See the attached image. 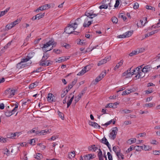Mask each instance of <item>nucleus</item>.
Wrapping results in <instances>:
<instances>
[{
    "instance_id": "1",
    "label": "nucleus",
    "mask_w": 160,
    "mask_h": 160,
    "mask_svg": "<svg viewBox=\"0 0 160 160\" xmlns=\"http://www.w3.org/2000/svg\"><path fill=\"white\" fill-rule=\"evenodd\" d=\"M56 44V42L54 41V40L53 39H52L45 44L43 45L42 47V49L45 53H44L41 60H46L48 59V55L45 52L51 50L53 46H55Z\"/></svg>"
},
{
    "instance_id": "2",
    "label": "nucleus",
    "mask_w": 160,
    "mask_h": 160,
    "mask_svg": "<svg viewBox=\"0 0 160 160\" xmlns=\"http://www.w3.org/2000/svg\"><path fill=\"white\" fill-rule=\"evenodd\" d=\"M78 25V24L77 22L72 23L71 22L70 24L65 28L64 32L67 33H73V31L77 28Z\"/></svg>"
},
{
    "instance_id": "3",
    "label": "nucleus",
    "mask_w": 160,
    "mask_h": 160,
    "mask_svg": "<svg viewBox=\"0 0 160 160\" xmlns=\"http://www.w3.org/2000/svg\"><path fill=\"white\" fill-rule=\"evenodd\" d=\"M118 131V128L116 127L112 128V132L110 133L109 135V138L112 140H114L116 137Z\"/></svg>"
},
{
    "instance_id": "4",
    "label": "nucleus",
    "mask_w": 160,
    "mask_h": 160,
    "mask_svg": "<svg viewBox=\"0 0 160 160\" xmlns=\"http://www.w3.org/2000/svg\"><path fill=\"white\" fill-rule=\"evenodd\" d=\"M52 62L48 60H41L40 65L42 66H48L51 65L52 64Z\"/></svg>"
},
{
    "instance_id": "5",
    "label": "nucleus",
    "mask_w": 160,
    "mask_h": 160,
    "mask_svg": "<svg viewBox=\"0 0 160 160\" xmlns=\"http://www.w3.org/2000/svg\"><path fill=\"white\" fill-rule=\"evenodd\" d=\"M88 12V11L85 13V15L90 18H92L97 16L98 15V14H94V12L92 10H91L89 12Z\"/></svg>"
},
{
    "instance_id": "6",
    "label": "nucleus",
    "mask_w": 160,
    "mask_h": 160,
    "mask_svg": "<svg viewBox=\"0 0 160 160\" xmlns=\"http://www.w3.org/2000/svg\"><path fill=\"white\" fill-rule=\"evenodd\" d=\"M111 59V57L110 56L108 57H106L104 59H103L100 61L98 64V66H100L103 64L106 63L107 61L110 60Z\"/></svg>"
},
{
    "instance_id": "7",
    "label": "nucleus",
    "mask_w": 160,
    "mask_h": 160,
    "mask_svg": "<svg viewBox=\"0 0 160 160\" xmlns=\"http://www.w3.org/2000/svg\"><path fill=\"white\" fill-rule=\"evenodd\" d=\"M89 67L90 66H85L83 69L80 72L78 73L77 75H82L84 74L87 72L89 70Z\"/></svg>"
},
{
    "instance_id": "8",
    "label": "nucleus",
    "mask_w": 160,
    "mask_h": 160,
    "mask_svg": "<svg viewBox=\"0 0 160 160\" xmlns=\"http://www.w3.org/2000/svg\"><path fill=\"white\" fill-rule=\"evenodd\" d=\"M15 91V89L12 88H9L6 90L5 93L7 94H10V96L12 97L14 95Z\"/></svg>"
},
{
    "instance_id": "9",
    "label": "nucleus",
    "mask_w": 160,
    "mask_h": 160,
    "mask_svg": "<svg viewBox=\"0 0 160 160\" xmlns=\"http://www.w3.org/2000/svg\"><path fill=\"white\" fill-rule=\"evenodd\" d=\"M143 20H144V21H145V22L143 24V21L142 20H140L139 21V22L138 23H137V25L138 27H141L142 26H144L145 23L147 22V18L146 17L143 18Z\"/></svg>"
},
{
    "instance_id": "10",
    "label": "nucleus",
    "mask_w": 160,
    "mask_h": 160,
    "mask_svg": "<svg viewBox=\"0 0 160 160\" xmlns=\"http://www.w3.org/2000/svg\"><path fill=\"white\" fill-rule=\"evenodd\" d=\"M145 73L142 69L141 70L138 71V74L135 77L136 79L143 78L145 76Z\"/></svg>"
},
{
    "instance_id": "11",
    "label": "nucleus",
    "mask_w": 160,
    "mask_h": 160,
    "mask_svg": "<svg viewBox=\"0 0 160 160\" xmlns=\"http://www.w3.org/2000/svg\"><path fill=\"white\" fill-rule=\"evenodd\" d=\"M153 69L150 65H147L145 66L142 69L144 73H147L151 71Z\"/></svg>"
},
{
    "instance_id": "12",
    "label": "nucleus",
    "mask_w": 160,
    "mask_h": 160,
    "mask_svg": "<svg viewBox=\"0 0 160 160\" xmlns=\"http://www.w3.org/2000/svg\"><path fill=\"white\" fill-rule=\"evenodd\" d=\"M89 123L90 125L96 128H100L101 127L97 123L94 122H92V121H90Z\"/></svg>"
},
{
    "instance_id": "13",
    "label": "nucleus",
    "mask_w": 160,
    "mask_h": 160,
    "mask_svg": "<svg viewBox=\"0 0 160 160\" xmlns=\"http://www.w3.org/2000/svg\"><path fill=\"white\" fill-rule=\"evenodd\" d=\"M69 58V57L67 58V59H65V57H59L58 60L56 59L55 60V62H56L60 63L67 60Z\"/></svg>"
},
{
    "instance_id": "14",
    "label": "nucleus",
    "mask_w": 160,
    "mask_h": 160,
    "mask_svg": "<svg viewBox=\"0 0 160 160\" xmlns=\"http://www.w3.org/2000/svg\"><path fill=\"white\" fill-rule=\"evenodd\" d=\"M132 68H130L128 69L126 71L123 73V76L127 75V77L132 76V72H131V70Z\"/></svg>"
},
{
    "instance_id": "15",
    "label": "nucleus",
    "mask_w": 160,
    "mask_h": 160,
    "mask_svg": "<svg viewBox=\"0 0 160 160\" xmlns=\"http://www.w3.org/2000/svg\"><path fill=\"white\" fill-rule=\"evenodd\" d=\"M54 95L51 93H49L48 95L47 100L49 102H51L53 101Z\"/></svg>"
},
{
    "instance_id": "16",
    "label": "nucleus",
    "mask_w": 160,
    "mask_h": 160,
    "mask_svg": "<svg viewBox=\"0 0 160 160\" xmlns=\"http://www.w3.org/2000/svg\"><path fill=\"white\" fill-rule=\"evenodd\" d=\"M94 155H92L91 154H88L86 155L83 156L84 159L85 160H89L90 159H92L94 157H93Z\"/></svg>"
},
{
    "instance_id": "17",
    "label": "nucleus",
    "mask_w": 160,
    "mask_h": 160,
    "mask_svg": "<svg viewBox=\"0 0 160 160\" xmlns=\"http://www.w3.org/2000/svg\"><path fill=\"white\" fill-rule=\"evenodd\" d=\"M49 131H51V129L46 130H41L40 132L39 135H46L48 133H49L50 132Z\"/></svg>"
},
{
    "instance_id": "18",
    "label": "nucleus",
    "mask_w": 160,
    "mask_h": 160,
    "mask_svg": "<svg viewBox=\"0 0 160 160\" xmlns=\"http://www.w3.org/2000/svg\"><path fill=\"white\" fill-rule=\"evenodd\" d=\"M123 62V60H121L117 64L114 68V69L116 70L118 68L121 66L122 65Z\"/></svg>"
},
{
    "instance_id": "19",
    "label": "nucleus",
    "mask_w": 160,
    "mask_h": 160,
    "mask_svg": "<svg viewBox=\"0 0 160 160\" xmlns=\"http://www.w3.org/2000/svg\"><path fill=\"white\" fill-rule=\"evenodd\" d=\"M140 52V50L139 51H138L137 50H134L131 52L129 54V55L131 57H132L133 55L138 54Z\"/></svg>"
},
{
    "instance_id": "20",
    "label": "nucleus",
    "mask_w": 160,
    "mask_h": 160,
    "mask_svg": "<svg viewBox=\"0 0 160 160\" xmlns=\"http://www.w3.org/2000/svg\"><path fill=\"white\" fill-rule=\"evenodd\" d=\"M75 156V152L74 151L71 152H69L68 154V158L71 159L72 158H73Z\"/></svg>"
},
{
    "instance_id": "21",
    "label": "nucleus",
    "mask_w": 160,
    "mask_h": 160,
    "mask_svg": "<svg viewBox=\"0 0 160 160\" xmlns=\"http://www.w3.org/2000/svg\"><path fill=\"white\" fill-rule=\"evenodd\" d=\"M34 157L38 160H40L42 158L43 156L41 153H37Z\"/></svg>"
},
{
    "instance_id": "22",
    "label": "nucleus",
    "mask_w": 160,
    "mask_h": 160,
    "mask_svg": "<svg viewBox=\"0 0 160 160\" xmlns=\"http://www.w3.org/2000/svg\"><path fill=\"white\" fill-rule=\"evenodd\" d=\"M38 83L37 82H35L31 84L29 86V88L30 89H32L38 85Z\"/></svg>"
},
{
    "instance_id": "23",
    "label": "nucleus",
    "mask_w": 160,
    "mask_h": 160,
    "mask_svg": "<svg viewBox=\"0 0 160 160\" xmlns=\"http://www.w3.org/2000/svg\"><path fill=\"white\" fill-rule=\"evenodd\" d=\"M18 103H16L15 104V107L10 112L11 113L13 114L16 111L18 107Z\"/></svg>"
},
{
    "instance_id": "24",
    "label": "nucleus",
    "mask_w": 160,
    "mask_h": 160,
    "mask_svg": "<svg viewBox=\"0 0 160 160\" xmlns=\"http://www.w3.org/2000/svg\"><path fill=\"white\" fill-rule=\"evenodd\" d=\"M116 155L120 160H122L124 159V155L120 152L117 153Z\"/></svg>"
},
{
    "instance_id": "25",
    "label": "nucleus",
    "mask_w": 160,
    "mask_h": 160,
    "mask_svg": "<svg viewBox=\"0 0 160 160\" xmlns=\"http://www.w3.org/2000/svg\"><path fill=\"white\" fill-rule=\"evenodd\" d=\"M101 142L106 145L107 144L108 145V143H109L107 139L105 137H104L101 140Z\"/></svg>"
},
{
    "instance_id": "26",
    "label": "nucleus",
    "mask_w": 160,
    "mask_h": 160,
    "mask_svg": "<svg viewBox=\"0 0 160 160\" xmlns=\"http://www.w3.org/2000/svg\"><path fill=\"white\" fill-rule=\"evenodd\" d=\"M23 66V63L20 61L17 64L16 67L18 69H20L24 68Z\"/></svg>"
},
{
    "instance_id": "27",
    "label": "nucleus",
    "mask_w": 160,
    "mask_h": 160,
    "mask_svg": "<svg viewBox=\"0 0 160 160\" xmlns=\"http://www.w3.org/2000/svg\"><path fill=\"white\" fill-rule=\"evenodd\" d=\"M8 140V138H4L0 136V142L2 143H5Z\"/></svg>"
},
{
    "instance_id": "28",
    "label": "nucleus",
    "mask_w": 160,
    "mask_h": 160,
    "mask_svg": "<svg viewBox=\"0 0 160 160\" xmlns=\"http://www.w3.org/2000/svg\"><path fill=\"white\" fill-rule=\"evenodd\" d=\"M118 17L119 18L122 19L124 21H125L127 18L125 16L124 14L123 13L119 14L118 15Z\"/></svg>"
},
{
    "instance_id": "29",
    "label": "nucleus",
    "mask_w": 160,
    "mask_h": 160,
    "mask_svg": "<svg viewBox=\"0 0 160 160\" xmlns=\"http://www.w3.org/2000/svg\"><path fill=\"white\" fill-rule=\"evenodd\" d=\"M99 152L98 154V158L99 159H103V155L102 152L100 149H99Z\"/></svg>"
},
{
    "instance_id": "30",
    "label": "nucleus",
    "mask_w": 160,
    "mask_h": 160,
    "mask_svg": "<svg viewBox=\"0 0 160 160\" xmlns=\"http://www.w3.org/2000/svg\"><path fill=\"white\" fill-rule=\"evenodd\" d=\"M136 139L135 138H131L128 141V143L130 144H131L132 143H135L136 142Z\"/></svg>"
},
{
    "instance_id": "31",
    "label": "nucleus",
    "mask_w": 160,
    "mask_h": 160,
    "mask_svg": "<svg viewBox=\"0 0 160 160\" xmlns=\"http://www.w3.org/2000/svg\"><path fill=\"white\" fill-rule=\"evenodd\" d=\"M133 31H128L125 33V37L126 38H128L131 36L132 34Z\"/></svg>"
},
{
    "instance_id": "32",
    "label": "nucleus",
    "mask_w": 160,
    "mask_h": 160,
    "mask_svg": "<svg viewBox=\"0 0 160 160\" xmlns=\"http://www.w3.org/2000/svg\"><path fill=\"white\" fill-rule=\"evenodd\" d=\"M44 13H39L38 14H37L36 16L37 17V18L38 19H39L40 18H42L44 16Z\"/></svg>"
},
{
    "instance_id": "33",
    "label": "nucleus",
    "mask_w": 160,
    "mask_h": 160,
    "mask_svg": "<svg viewBox=\"0 0 160 160\" xmlns=\"http://www.w3.org/2000/svg\"><path fill=\"white\" fill-rule=\"evenodd\" d=\"M20 21V19H17V20H15V21L12 22L11 23L12 25V26L14 27L16 25L18 24V23Z\"/></svg>"
},
{
    "instance_id": "34",
    "label": "nucleus",
    "mask_w": 160,
    "mask_h": 160,
    "mask_svg": "<svg viewBox=\"0 0 160 160\" xmlns=\"http://www.w3.org/2000/svg\"><path fill=\"white\" fill-rule=\"evenodd\" d=\"M31 58L27 57L25 58H22L21 59V62L23 63V62H25L28 61Z\"/></svg>"
},
{
    "instance_id": "35",
    "label": "nucleus",
    "mask_w": 160,
    "mask_h": 160,
    "mask_svg": "<svg viewBox=\"0 0 160 160\" xmlns=\"http://www.w3.org/2000/svg\"><path fill=\"white\" fill-rule=\"evenodd\" d=\"M105 108H116V107L114 106V104L112 103H109L107 104V105L105 106Z\"/></svg>"
},
{
    "instance_id": "36",
    "label": "nucleus",
    "mask_w": 160,
    "mask_h": 160,
    "mask_svg": "<svg viewBox=\"0 0 160 160\" xmlns=\"http://www.w3.org/2000/svg\"><path fill=\"white\" fill-rule=\"evenodd\" d=\"M57 113L59 117L60 118L62 119L63 120L64 118L63 114L60 112L59 111H58Z\"/></svg>"
},
{
    "instance_id": "37",
    "label": "nucleus",
    "mask_w": 160,
    "mask_h": 160,
    "mask_svg": "<svg viewBox=\"0 0 160 160\" xmlns=\"http://www.w3.org/2000/svg\"><path fill=\"white\" fill-rule=\"evenodd\" d=\"M155 104L153 103H146L144 105V107H152L153 106H154Z\"/></svg>"
},
{
    "instance_id": "38",
    "label": "nucleus",
    "mask_w": 160,
    "mask_h": 160,
    "mask_svg": "<svg viewBox=\"0 0 160 160\" xmlns=\"http://www.w3.org/2000/svg\"><path fill=\"white\" fill-rule=\"evenodd\" d=\"M146 8L147 9L151 10L152 11H155V8L151 6H150L148 5H147L146 6Z\"/></svg>"
},
{
    "instance_id": "39",
    "label": "nucleus",
    "mask_w": 160,
    "mask_h": 160,
    "mask_svg": "<svg viewBox=\"0 0 160 160\" xmlns=\"http://www.w3.org/2000/svg\"><path fill=\"white\" fill-rule=\"evenodd\" d=\"M144 149L145 151H148L152 149V148L148 145H144Z\"/></svg>"
},
{
    "instance_id": "40",
    "label": "nucleus",
    "mask_w": 160,
    "mask_h": 160,
    "mask_svg": "<svg viewBox=\"0 0 160 160\" xmlns=\"http://www.w3.org/2000/svg\"><path fill=\"white\" fill-rule=\"evenodd\" d=\"M112 22L116 24L118 22V19L117 18L113 17L111 18Z\"/></svg>"
},
{
    "instance_id": "41",
    "label": "nucleus",
    "mask_w": 160,
    "mask_h": 160,
    "mask_svg": "<svg viewBox=\"0 0 160 160\" xmlns=\"http://www.w3.org/2000/svg\"><path fill=\"white\" fill-rule=\"evenodd\" d=\"M134 147L133 146H131L126 151V152L128 153L132 151V150L134 149Z\"/></svg>"
},
{
    "instance_id": "42",
    "label": "nucleus",
    "mask_w": 160,
    "mask_h": 160,
    "mask_svg": "<svg viewBox=\"0 0 160 160\" xmlns=\"http://www.w3.org/2000/svg\"><path fill=\"white\" fill-rule=\"evenodd\" d=\"M44 10L48 9L50 7V4H45L42 6Z\"/></svg>"
},
{
    "instance_id": "43",
    "label": "nucleus",
    "mask_w": 160,
    "mask_h": 160,
    "mask_svg": "<svg viewBox=\"0 0 160 160\" xmlns=\"http://www.w3.org/2000/svg\"><path fill=\"white\" fill-rule=\"evenodd\" d=\"M138 69L137 70L136 68L135 69L133 70V72H132V76L133 74H135L136 75L138 74Z\"/></svg>"
},
{
    "instance_id": "44",
    "label": "nucleus",
    "mask_w": 160,
    "mask_h": 160,
    "mask_svg": "<svg viewBox=\"0 0 160 160\" xmlns=\"http://www.w3.org/2000/svg\"><path fill=\"white\" fill-rule=\"evenodd\" d=\"M91 24V22L89 21L88 24H87L85 22H84L83 24V26L84 27H88Z\"/></svg>"
},
{
    "instance_id": "45",
    "label": "nucleus",
    "mask_w": 160,
    "mask_h": 160,
    "mask_svg": "<svg viewBox=\"0 0 160 160\" xmlns=\"http://www.w3.org/2000/svg\"><path fill=\"white\" fill-rule=\"evenodd\" d=\"M36 142V139H32L30 140V142H29V143L32 145H34L35 144V142Z\"/></svg>"
},
{
    "instance_id": "46",
    "label": "nucleus",
    "mask_w": 160,
    "mask_h": 160,
    "mask_svg": "<svg viewBox=\"0 0 160 160\" xmlns=\"http://www.w3.org/2000/svg\"><path fill=\"white\" fill-rule=\"evenodd\" d=\"M44 10V9L43 8V6H41L38 8H37V9L35 10L34 11L35 12H39V10L41 11H43Z\"/></svg>"
},
{
    "instance_id": "47",
    "label": "nucleus",
    "mask_w": 160,
    "mask_h": 160,
    "mask_svg": "<svg viewBox=\"0 0 160 160\" xmlns=\"http://www.w3.org/2000/svg\"><path fill=\"white\" fill-rule=\"evenodd\" d=\"M13 28V27L11 25V24H7L6 27V30H8L11 29L12 28Z\"/></svg>"
},
{
    "instance_id": "48",
    "label": "nucleus",
    "mask_w": 160,
    "mask_h": 160,
    "mask_svg": "<svg viewBox=\"0 0 160 160\" xmlns=\"http://www.w3.org/2000/svg\"><path fill=\"white\" fill-rule=\"evenodd\" d=\"M102 79V78L101 76V75H100L98 77L95 79V81L96 82H98L101 79Z\"/></svg>"
},
{
    "instance_id": "49",
    "label": "nucleus",
    "mask_w": 160,
    "mask_h": 160,
    "mask_svg": "<svg viewBox=\"0 0 160 160\" xmlns=\"http://www.w3.org/2000/svg\"><path fill=\"white\" fill-rule=\"evenodd\" d=\"M121 111L125 113H129L132 112L131 110L128 109H122Z\"/></svg>"
},
{
    "instance_id": "50",
    "label": "nucleus",
    "mask_w": 160,
    "mask_h": 160,
    "mask_svg": "<svg viewBox=\"0 0 160 160\" xmlns=\"http://www.w3.org/2000/svg\"><path fill=\"white\" fill-rule=\"evenodd\" d=\"M108 7V6L107 5L104 4V5H102L100 6L99 7V8L100 9H102L103 8L106 9Z\"/></svg>"
},
{
    "instance_id": "51",
    "label": "nucleus",
    "mask_w": 160,
    "mask_h": 160,
    "mask_svg": "<svg viewBox=\"0 0 160 160\" xmlns=\"http://www.w3.org/2000/svg\"><path fill=\"white\" fill-rule=\"evenodd\" d=\"M129 90L128 89H127L125 91H124L122 92V95H124L127 94H129Z\"/></svg>"
},
{
    "instance_id": "52",
    "label": "nucleus",
    "mask_w": 160,
    "mask_h": 160,
    "mask_svg": "<svg viewBox=\"0 0 160 160\" xmlns=\"http://www.w3.org/2000/svg\"><path fill=\"white\" fill-rule=\"evenodd\" d=\"M118 148V147L115 146L113 147V150L115 153L117 155V153H119L120 152H117V148Z\"/></svg>"
},
{
    "instance_id": "53",
    "label": "nucleus",
    "mask_w": 160,
    "mask_h": 160,
    "mask_svg": "<svg viewBox=\"0 0 160 160\" xmlns=\"http://www.w3.org/2000/svg\"><path fill=\"white\" fill-rule=\"evenodd\" d=\"M107 155L109 160H112V156L110 152H108Z\"/></svg>"
},
{
    "instance_id": "54",
    "label": "nucleus",
    "mask_w": 160,
    "mask_h": 160,
    "mask_svg": "<svg viewBox=\"0 0 160 160\" xmlns=\"http://www.w3.org/2000/svg\"><path fill=\"white\" fill-rule=\"evenodd\" d=\"M12 115L10 111H7L5 113V115L7 117H10Z\"/></svg>"
},
{
    "instance_id": "55",
    "label": "nucleus",
    "mask_w": 160,
    "mask_h": 160,
    "mask_svg": "<svg viewBox=\"0 0 160 160\" xmlns=\"http://www.w3.org/2000/svg\"><path fill=\"white\" fill-rule=\"evenodd\" d=\"M53 52L57 54H59L61 52V51L58 49H54L53 50Z\"/></svg>"
},
{
    "instance_id": "56",
    "label": "nucleus",
    "mask_w": 160,
    "mask_h": 160,
    "mask_svg": "<svg viewBox=\"0 0 160 160\" xmlns=\"http://www.w3.org/2000/svg\"><path fill=\"white\" fill-rule=\"evenodd\" d=\"M58 138V135H53L52 136L49 140H54L56 138Z\"/></svg>"
},
{
    "instance_id": "57",
    "label": "nucleus",
    "mask_w": 160,
    "mask_h": 160,
    "mask_svg": "<svg viewBox=\"0 0 160 160\" xmlns=\"http://www.w3.org/2000/svg\"><path fill=\"white\" fill-rule=\"evenodd\" d=\"M12 42V41L9 42L4 47V48L7 49L9 47V46H10L11 44V43Z\"/></svg>"
},
{
    "instance_id": "58",
    "label": "nucleus",
    "mask_w": 160,
    "mask_h": 160,
    "mask_svg": "<svg viewBox=\"0 0 160 160\" xmlns=\"http://www.w3.org/2000/svg\"><path fill=\"white\" fill-rule=\"evenodd\" d=\"M106 71L105 70H103L102 73L100 75H101L102 77L103 78L106 75Z\"/></svg>"
},
{
    "instance_id": "59",
    "label": "nucleus",
    "mask_w": 160,
    "mask_h": 160,
    "mask_svg": "<svg viewBox=\"0 0 160 160\" xmlns=\"http://www.w3.org/2000/svg\"><path fill=\"white\" fill-rule=\"evenodd\" d=\"M139 7V4L137 2L134 3V5L133 6V8L134 9H137Z\"/></svg>"
},
{
    "instance_id": "60",
    "label": "nucleus",
    "mask_w": 160,
    "mask_h": 160,
    "mask_svg": "<svg viewBox=\"0 0 160 160\" xmlns=\"http://www.w3.org/2000/svg\"><path fill=\"white\" fill-rule=\"evenodd\" d=\"M5 152H4V154L7 155V156H8L9 154V150L7 149L6 148L4 150Z\"/></svg>"
},
{
    "instance_id": "61",
    "label": "nucleus",
    "mask_w": 160,
    "mask_h": 160,
    "mask_svg": "<svg viewBox=\"0 0 160 160\" xmlns=\"http://www.w3.org/2000/svg\"><path fill=\"white\" fill-rule=\"evenodd\" d=\"M7 12H6L5 10L3 11L0 12V16L2 17V16H3Z\"/></svg>"
},
{
    "instance_id": "62",
    "label": "nucleus",
    "mask_w": 160,
    "mask_h": 160,
    "mask_svg": "<svg viewBox=\"0 0 160 160\" xmlns=\"http://www.w3.org/2000/svg\"><path fill=\"white\" fill-rule=\"evenodd\" d=\"M95 146L94 145H91V146H89L88 147V149L89 151H93V147Z\"/></svg>"
},
{
    "instance_id": "63",
    "label": "nucleus",
    "mask_w": 160,
    "mask_h": 160,
    "mask_svg": "<svg viewBox=\"0 0 160 160\" xmlns=\"http://www.w3.org/2000/svg\"><path fill=\"white\" fill-rule=\"evenodd\" d=\"M160 153V151L155 150L153 151V154L155 155H159Z\"/></svg>"
},
{
    "instance_id": "64",
    "label": "nucleus",
    "mask_w": 160,
    "mask_h": 160,
    "mask_svg": "<svg viewBox=\"0 0 160 160\" xmlns=\"http://www.w3.org/2000/svg\"><path fill=\"white\" fill-rule=\"evenodd\" d=\"M119 4V0H117L116 1V3L114 5V7L116 8L118 7Z\"/></svg>"
}]
</instances>
